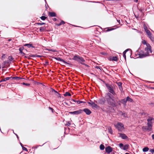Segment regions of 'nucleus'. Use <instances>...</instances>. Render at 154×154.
<instances>
[{
  "label": "nucleus",
  "instance_id": "obj_49",
  "mask_svg": "<svg viewBox=\"0 0 154 154\" xmlns=\"http://www.w3.org/2000/svg\"><path fill=\"white\" fill-rule=\"evenodd\" d=\"M150 152L152 153H154V149H151L150 150Z\"/></svg>",
  "mask_w": 154,
  "mask_h": 154
},
{
  "label": "nucleus",
  "instance_id": "obj_1",
  "mask_svg": "<svg viewBox=\"0 0 154 154\" xmlns=\"http://www.w3.org/2000/svg\"><path fill=\"white\" fill-rule=\"evenodd\" d=\"M147 126H143L142 129L144 131H151L152 129V123L154 119L152 118L149 117L147 119Z\"/></svg>",
  "mask_w": 154,
  "mask_h": 154
},
{
  "label": "nucleus",
  "instance_id": "obj_25",
  "mask_svg": "<svg viewBox=\"0 0 154 154\" xmlns=\"http://www.w3.org/2000/svg\"><path fill=\"white\" fill-rule=\"evenodd\" d=\"M64 96H71V94L69 92H66L64 94Z\"/></svg>",
  "mask_w": 154,
  "mask_h": 154
},
{
  "label": "nucleus",
  "instance_id": "obj_15",
  "mask_svg": "<svg viewBox=\"0 0 154 154\" xmlns=\"http://www.w3.org/2000/svg\"><path fill=\"white\" fill-rule=\"evenodd\" d=\"M106 95L108 97L109 99L112 100V101H114L113 99V95L111 94V93H109V92H108L106 94Z\"/></svg>",
  "mask_w": 154,
  "mask_h": 154
},
{
  "label": "nucleus",
  "instance_id": "obj_39",
  "mask_svg": "<svg viewBox=\"0 0 154 154\" xmlns=\"http://www.w3.org/2000/svg\"><path fill=\"white\" fill-rule=\"evenodd\" d=\"M23 84L24 85H25L26 86H29L30 84L29 83H26L24 82L23 83Z\"/></svg>",
  "mask_w": 154,
  "mask_h": 154
},
{
  "label": "nucleus",
  "instance_id": "obj_28",
  "mask_svg": "<svg viewBox=\"0 0 154 154\" xmlns=\"http://www.w3.org/2000/svg\"><path fill=\"white\" fill-rule=\"evenodd\" d=\"M11 78H12V77H8L2 79V81L3 82L7 80H9Z\"/></svg>",
  "mask_w": 154,
  "mask_h": 154
},
{
  "label": "nucleus",
  "instance_id": "obj_48",
  "mask_svg": "<svg viewBox=\"0 0 154 154\" xmlns=\"http://www.w3.org/2000/svg\"><path fill=\"white\" fill-rule=\"evenodd\" d=\"M22 149H23V150H25V151H27V149L25 147H22Z\"/></svg>",
  "mask_w": 154,
  "mask_h": 154
},
{
  "label": "nucleus",
  "instance_id": "obj_13",
  "mask_svg": "<svg viewBox=\"0 0 154 154\" xmlns=\"http://www.w3.org/2000/svg\"><path fill=\"white\" fill-rule=\"evenodd\" d=\"M105 150L107 152L109 153L112 151V149L110 146H108L106 148Z\"/></svg>",
  "mask_w": 154,
  "mask_h": 154
},
{
  "label": "nucleus",
  "instance_id": "obj_6",
  "mask_svg": "<svg viewBox=\"0 0 154 154\" xmlns=\"http://www.w3.org/2000/svg\"><path fill=\"white\" fill-rule=\"evenodd\" d=\"M145 51L146 52V54L147 55H149V53H151L152 51L151 49V47L149 44H146V47L145 48Z\"/></svg>",
  "mask_w": 154,
  "mask_h": 154
},
{
  "label": "nucleus",
  "instance_id": "obj_60",
  "mask_svg": "<svg viewBox=\"0 0 154 154\" xmlns=\"http://www.w3.org/2000/svg\"><path fill=\"white\" fill-rule=\"evenodd\" d=\"M129 53L131 54V50H129Z\"/></svg>",
  "mask_w": 154,
  "mask_h": 154
},
{
  "label": "nucleus",
  "instance_id": "obj_37",
  "mask_svg": "<svg viewBox=\"0 0 154 154\" xmlns=\"http://www.w3.org/2000/svg\"><path fill=\"white\" fill-rule=\"evenodd\" d=\"M142 43L144 45H146L147 44H149L148 43H147L146 42L145 40H144L142 42Z\"/></svg>",
  "mask_w": 154,
  "mask_h": 154
},
{
  "label": "nucleus",
  "instance_id": "obj_45",
  "mask_svg": "<svg viewBox=\"0 0 154 154\" xmlns=\"http://www.w3.org/2000/svg\"><path fill=\"white\" fill-rule=\"evenodd\" d=\"M8 63V61L6 60L4 61V63L5 65H6Z\"/></svg>",
  "mask_w": 154,
  "mask_h": 154
},
{
  "label": "nucleus",
  "instance_id": "obj_29",
  "mask_svg": "<svg viewBox=\"0 0 154 154\" xmlns=\"http://www.w3.org/2000/svg\"><path fill=\"white\" fill-rule=\"evenodd\" d=\"M76 103L78 104H80L81 103H85L86 102H85L82 101H80L79 100H77Z\"/></svg>",
  "mask_w": 154,
  "mask_h": 154
},
{
  "label": "nucleus",
  "instance_id": "obj_5",
  "mask_svg": "<svg viewBox=\"0 0 154 154\" xmlns=\"http://www.w3.org/2000/svg\"><path fill=\"white\" fill-rule=\"evenodd\" d=\"M88 103L90 106H92L93 109L97 108L99 107L96 103V101L90 100V102H88Z\"/></svg>",
  "mask_w": 154,
  "mask_h": 154
},
{
  "label": "nucleus",
  "instance_id": "obj_17",
  "mask_svg": "<svg viewBox=\"0 0 154 154\" xmlns=\"http://www.w3.org/2000/svg\"><path fill=\"white\" fill-rule=\"evenodd\" d=\"M49 15L51 17H55L56 16V13L54 12H49Z\"/></svg>",
  "mask_w": 154,
  "mask_h": 154
},
{
  "label": "nucleus",
  "instance_id": "obj_64",
  "mask_svg": "<svg viewBox=\"0 0 154 154\" xmlns=\"http://www.w3.org/2000/svg\"><path fill=\"white\" fill-rule=\"evenodd\" d=\"M2 82H3V81H2V79L0 81V83Z\"/></svg>",
  "mask_w": 154,
  "mask_h": 154
},
{
  "label": "nucleus",
  "instance_id": "obj_14",
  "mask_svg": "<svg viewBox=\"0 0 154 154\" xmlns=\"http://www.w3.org/2000/svg\"><path fill=\"white\" fill-rule=\"evenodd\" d=\"M116 84L119 86V89L121 91V92L123 90V88L122 86V83L120 82H116Z\"/></svg>",
  "mask_w": 154,
  "mask_h": 154
},
{
  "label": "nucleus",
  "instance_id": "obj_3",
  "mask_svg": "<svg viewBox=\"0 0 154 154\" xmlns=\"http://www.w3.org/2000/svg\"><path fill=\"white\" fill-rule=\"evenodd\" d=\"M72 59L80 62L82 64L85 65L84 62L85 60L82 57H79L78 55H75L73 57Z\"/></svg>",
  "mask_w": 154,
  "mask_h": 154
},
{
  "label": "nucleus",
  "instance_id": "obj_55",
  "mask_svg": "<svg viewBox=\"0 0 154 154\" xmlns=\"http://www.w3.org/2000/svg\"><path fill=\"white\" fill-rule=\"evenodd\" d=\"M36 57H42V56L36 55Z\"/></svg>",
  "mask_w": 154,
  "mask_h": 154
},
{
  "label": "nucleus",
  "instance_id": "obj_21",
  "mask_svg": "<svg viewBox=\"0 0 154 154\" xmlns=\"http://www.w3.org/2000/svg\"><path fill=\"white\" fill-rule=\"evenodd\" d=\"M12 79L17 81H19L20 79H22L21 78L17 76L13 77H12Z\"/></svg>",
  "mask_w": 154,
  "mask_h": 154
},
{
  "label": "nucleus",
  "instance_id": "obj_50",
  "mask_svg": "<svg viewBox=\"0 0 154 154\" xmlns=\"http://www.w3.org/2000/svg\"><path fill=\"white\" fill-rule=\"evenodd\" d=\"M5 54H3L2 56V59L3 60L4 58H5Z\"/></svg>",
  "mask_w": 154,
  "mask_h": 154
},
{
  "label": "nucleus",
  "instance_id": "obj_11",
  "mask_svg": "<svg viewBox=\"0 0 154 154\" xmlns=\"http://www.w3.org/2000/svg\"><path fill=\"white\" fill-rule=\"evenodd\" d=\"M119 136L121 137L122 139H126L128 138L127 136L125 134L119 133Z\"/></svg>",
  "mask_w": 154,
  "mask_h": 154
},
{
  "label": "nucleus",
  "instance_id": "obj_61",
  "mask_svg": "<svg viewBox=\"0 0 154 154\" xmlns=\"http://www.w3.org/2000/svg\"><path fill=\"white\" fill-rule=\"evenodd\" d=\"M20 51V54L21 53H22V52H23L22 51Z\"/></svg>",
  "mask_w": 154,
  "mask_h": 154
},
{
  "label": "nucleus",
  "instance_id": "obj_51",
  "mask_svg": "<svg viewBox=\"0 0 154 154\" xmlns=\"http://www.w3.org/2000/svg\"><path fill=\"white\" fill-rule=\"evenodd\" d=\"M52 91H54L55 93H56V94H57V93H58V92L57 91H56L54 89H52Z\"/></svg>",
  "mask_w": 154,
  "mask_h": 154
},
{
  "label": "nucleus",
  "instance_id": "obj_4",
  "mask_svg": "<svg viewBox=\"0 0 154 154\" xmlns=\"http://www.w3.org/2000/svg\"><path fill=\"white\" fill-rule=\"evenodd\" d=\"M105 85L109 91L110 93L112 94L113 95H115L116 94V93L115 91H114L113 89L112 86L106 83Z\"/></svg>",
  "mask_w": 154,
  "mask_h": 154
},
{
  "label": "nucleus",
  "instance_id": "obj_20",
  "mask_svg": "<svg viewBox=\"0 0 154 154\" xmlns=\"http://www.w3.org/2000/svg\"><path fill=\"white\" fill-rule=\"evenodd\" d=\"M126 99L125 98L122 99L121 101L120 102L122 104H123L125 105H126V103L127 102V101L126 100Z\"/></svg>",
  "mask_w": 154,
  "mask_h": 154
},
{
  "label": "nucleus",
  "instance_id": "obj_62",
  "mask_svg": "<svg viewBox=\"0 0 154 154\" xmlns=\"http://www.w3.org/2000/svg\"><path fill=\"white\" fill-rule=\"evenodd\" d=\"M54 20H57V19L56 18H54Z\"/></svg>",
  "mask_w": 154,
  "mask_h": 154
},
{
  "label": "nucleus",
  "instance_id": "obj_35",
  "mask_svg": "<svg viewBox=\"0 0 154 154\" xmlns=\"http://www.w3.org/2000/svg\"><path fill=\"white\" fill-rule=\"evenodd\" d=\"M40 18L42 20H45L47 18V17L44 16H42L40 17Z\"/></svg>",
  "mask_w": 154,
  "mask_h": 154
},
{
  "label": "nucleus",
  "instance_id": "obj_57",
  "mask_svg": "<svg viewBox=\"0 0 154 154\" xmlns=\"http://www.w3.org/2000/svg\"><path fill=\"white\" fill-rule=\"evenodd\" d=\"M109 130L110 131V132L111 133V131H112V129H111V128H110V129H109Z\"/></svg>",
  "mask_w": 154,
  "mask_h": 154
},
{
  "label": "nucleus",
  "instance_id": "obj_46",
  "mask_svg": "<svg viewBox=\"0 0 154 154\" xmlns=\"http://www.w3.org/2000/svg\"><path fill=\"white\" fill-rule=\"evenodd\" d=\"M56 95L59 97H61L60 94L58 93L56 94Z\"/></svg>",
  "mask_w": 154,
  "mask_h": 154
},
{
  "label": "nucleus",
  "instance_id": "obj_43",
  "mask_svg": "<svg viewBox=\"0 0 154 154\" xmlns=\"http://www.w3.org/2000/svg\"><path fill=\"white\" fill-rule=\"evenodd\" d=\"M8 59L11 61H12L13 59V58L11 56L9 57H8Z\"/></svg>",
  "mask_w": 154,
  "mask_h": 154
},
{
  "label": "nucleus",
  "instance_id": "obj_41",
  "mask_svg": "<svg viewBox=\"0 0 154 154\" xmlns=\"http://www.w3.org/2000/svg\"><path fill=\"white\" fill-rule=\"evenodd\" d=\"M149 38L152 41H154V37H152V36H151V37H149Z\"/></svg>",
  "mask_w": 154,
  "mask_h": 154
},
{
  "label": "nucleus",
  "instance_id": "obj_9",
  "mask_svg": "<svg viewBox=\"0 0 154 154\" xmlns=\"http://www.w3.org/2000/svg\"><path fill=\"white\" fill-rule=\"evenodd\" d=\"M105 99L104 98H102L96 101V103L97 104H103L105 102Z\"/></svg>",
  "mask_w": 154,
  "mask_h": 154
},
{
  "label": "nucleus",
  "instance_id": "obj_38",
  "mask_svg": "<svg viewBox=\"0 0 154 154\" xmlns=\"http://www.w3.org/2000/svg\"><path fill=\"white\" fill-rule=\"evenodd\" d=\"M37 24L38 25H43L45 24V23H37Z\"/></svg>",
  "mask_w": 154,
  "mask_h": 154
},
{
  "label": "nucleus",
  "instance_id": "obj_56",
  "mask_svg": "<svg viewBox=\"0 0 154 154\" xmlns=\"http://www.w3.org/2000/svg\"><path fill=\"white\" fill-rule=\"evenodd\" d=\"M71 101H73V102H76V101H77V100H74L73 99H72Z\"/></svg>",
  "mask_w": 154,
  "mask_h": 154
},
{
  "label": "nucleus",
  "instance_id": "obj_27",
  "mask_svg": "<svg viewBox=\"0 0 154 154\" xmlns=\"http://www.w3.org/2000/svg\"><path fill=\"white\" fill-rule=\"evenodd\" d=\"M128 145H125L123 146V147L122 148V149L124 150H126L128 149Z\"/></svg>",
  "mask_w": 154,
  "mask_h": 154
},
{
  "label": "nucleus",
  "instance_id": "obj_59",
  "mask_svg": "<svg viewBox=\"0 0 154 154\" xmlns=\"http://www.w3.org/2000/svg\"><path fill=\"white\" fill-rule=\"evenodd\" d=\"M117 21L119 23H120V20H117Z\"/></svg>",
  "mask_w": 154,
  "mask_h": 154
},
{
  "label": "nucleus",
  "instance_id": "obj_58",
  "mask_svg": "<svg viewBox=\"0 0 154 154\" xmlns=\"http://www.w3.org/2000/svg\"><path fill=\"white\" fill-rule=\"evenodd\" d=\"M152 137L153 139H154V134H153L152 135Z\"/></svg>",
  "mask_w": 154,
  "mask_h": 154
},
{
  "label": "nucleus",
  "instance_id": "obj_26",
  "mask_svg": "<svg viewBox=\"0 0 154 154\" xmlns=\"http://www.w3.org/2000/svg\"><path fill=\"white\" fill-rule=\"evenodd\" d=\"M149 148L148 147H145L143 149V151L144 152H146L148 151Z\"/></svg>",
  "mask_w": 154,
  "mask_h": 154
},
{
  "label": "nucleus",
  "instance_id": "obj_36",
  "mask_svg": "<svg viewBox=\"0 0 154 154\" xmlns=\"http://www.w3.org/2000/svg\"><path fill=\"white\" fill-rule=\"evenodd\" d=\"M39 29L40 31H42L45 30V28L44 27H41Z\"/></svg>",
  "mask_w": 154,
  "mask_h": 154
},
{
  "label": "nucleus",
  "instance_id": "obj_33",
  "mask_svg": "<svg viewBox=\"0 0 154 154\" xmlns=\"http://www.w3.org/2000/svg\"><path fill=\"white\" fill-rule=\"evenodd\" d=\"M65 23V22L62 20L59 24H58V26H60L62 24H63Z\"/></svg>",
  "mask_w": 154,
  "mask_h": 154
},
{
  "label": "nucleus",
  "instance_id": "obj_44",
  "mask_svg": "<svg viewBox=\"0 0 154 154\" xmlns=\"http://www.w3.org/2000/svg\"><path fill=\"white\" fill-rule=\"evenodd\" d=\"M113 29V28H111V29H107L106 30V32H108V31H110L111 30H112Z\"/></svg>",
  "mask_w": 154,
  "mask_h": 154
},
{
  "label": "nucleus",
  "instance_id": "obj_52",
  "mask_svg": "<svg viewBox=\"0 0 154 154\" xmlns=\"http://www.w3.org/2000/svg\"><path fill=\"white\" fill-rule=\"evenodd\" d=\"M48 61H45V65H48Z\"/></svg>",
  "mask_w": 154,
  "mask_h": 154
},
{
  "label": "nucleus",
  "instance_id": "obj_10",
  "mask_svg": "<svg viewBox=\"0 0 154 154\" xmlns=\"http://www.w3.org/2000/svg\"><path fill=\"white\" fill-rule=\"evenodd\" d=\"M109 60L110 61H117L118 60V58L116 56L110 57L109 58Z\"/></svg>",
  "mask_w": 154,
  "mask_h": 154
},
{
  "label": "nucleus",
  "instance_id": "obj_42",
  "mask_svg": "<svg viewBox=\"0 0 154 154\" xmlns=\"http://www.w3.org/2000/svg\"><path fill=\"white\" fill-rule=\"evenodd\" d=\"M24 49V48L23 47H22L20 48H19V51H23V50Z\"/></svg>",
  "mask_w": 154,
  "mask_h": 154
},
{
  "label": "nucleus",
  "instance_id": "obj_2",
  "mask_svg": "<svg viewBox=\"0 0 154 154\" xmlns=\"http://www.w3.org/2000/svg\"><path fill=\"white\" fill-rule=\"evenodd\" d=\"M115 127L120 131H122L125 129L124 125L120 122H118L116 124L114 125Z\"/></svg>",
  "mask_w": 154,
  "mask_h": 154
},
{
  "label": "nucleus",
  "instance_id": "obj_31",
  "mask_svg": "<svg viewBox=\"0 0 154 154\" xmlns=\"http://www.w3.org/2000/svg\"><path fill=\"white\" fill-rule=\"evenodd\" d=\"M47 50L49 51H52L53 52H57V51L55 49H48Z\"/></svg>",
  "mask_w": 154,
  "mask_h": 154
},
{
  "label": "nucleus",
  "instance_id": "obj_16",
  "mask_svg": "<svg viewBox=\"0 0 154 154\" xmlns=\"http://www.w3.org/2000/svg\"><path fill=\"white\" fill-rule=\"evenodd\" d=\"M144 28L145 29V32L146 33L147 35H148L149 37H151V34L150 31L149 30L147 29L146 27L145 28L144 27Z\"/></svg>",
  "mask_w": 154,
  "mask_h": 154
},
{
  "label": "nucleus",
  "instance_id": "obj_7",
  "mask_svg": "<svg viewBox=\"0 0 154 154\" xmlns=\"http://www.w3.org/2000/svg\"><path fill=\"white\" fill-rule=\"evenodd\" d=\"M143 52L142 51L139 52L138 50H137L135 54L137 55H138L139 57L140 58H142L144 57H145L147 56V54L146 53L143 54Z\"/></svg>",
  "mask_w": 154,
  "mask_h": 154
},
{
  "label": "nucleus",
  "instance_id": "obj_40",
  "mask_svg": "<svg viewBox=\"0 0 154 154\" xmlns=\"http://www.w3.org/2000/svg\"><path fill=\"white\" fill-rule=\"evenodd\" d=\"M123 145L122 143H120L119 144V147L122 149V148L123 147Z\"/></svg>",
  "mask_w": 154,
  "mask_h": 154
},
{
  "label": "nucleus",
  "instance_id": "obj_54",
  "mask_svg": "<svg viewBox=\"0 0 154 154\" xmlns=\"http://www.w3.org/2000/svg\"><path fill=\"white\" fill-rule=\"evenodd\" d=\"M20 54L22 56H23L25 55V54L24 53H23V52H22V53Z\"/></svg>",
  "mask_w": 154,
  "mask_h": 154
},
{
  "label": "nucleus",
  "instance_id": "obj_24",
  "mask_svg": "<svg viewBox=\"0 0 154 154\" xmlns=\"http://www.w3.org/2000/svg\"><path fill=\"white\" fill-rule=\"evenodd\" d=\"M106 100H107V102L110 105H112V103L110 102V100H111V99H109V98H106Z\"/></svg>",
  "mask_w": 154,
  "mask_h": 154
},
{
  "label": "nucleus",
  "instance_id": "obj_47",
  "mask_svg": "<svg viewBox=\"0 0 154 154\" xmlns=\"http://www.w3.org/2000/svg\"><path fill=\"white\" fill-rule=\"evenodd\" d=\"M30 57H36V55H32V54H30Z\"/></svg>",
  "mask_w": 154,
  "mask_h": 154
},
{
  "label": "nucleus",
  "instance_id": "obj_22",
  "mask_svg": "<svg viewBox=\"0 0 154 154\" xmlns=\"http://www.w3.org/2000/svg\"><path fill=\"white\" fill-rule=\"evenodd\" d=\"M126 100L127 101H129L130 102H132L133 101V100L132 99L130 98L128 96L126 98Z\"/></svg>",
  "mask_w": 154,
  "mask_h": 154
},
{
  "label": "nucleus",
  "instance_id": "obj_12",
  "mask_svg": "<svg viewBox=\"0 0 154 154\" xmlns=\"http://www.w3.org/2000/svg\"><path fill=\"white\" fill-rule=\"evenodd\" d=\"M82 110L83 112L84 111L87 115H90L91 112V110L87 108H85Z\"/></svg>",
  "mask_w": 154,
  "mask_h": 154
},
{
  "label": "nucleus",
  "instance_id": "obj_8",
  "mask_svg": "<svg viewBox=\"0 0 154 154\" xmlns=\"http://www.w3.org/2000/svg\"><path fill=\"white\" fill-rule=\"evenodd\" d=\"M82 112H83V110L81 109H80L78 110L70 112L69 113L71 114L78 115L80 114Z\"/></svg>",
  "mask_w": 154,
  "mask_h": 154
},
{
  "label": "nucleus",
  "instance_id": "obj_32",
  "mask_svg": "<svg viewBox=\"0 0 154 154\" xmlns=\"http://www.w3.org/2000/svg\"><path fill=\"white\" fill-rule=\"evenodd\" d=\"M100 149L103 150L104 149V146L103 145L101 144L100 146Z\"/></svg>",
  "mask_w": 154,
  "mask_h": 154
},
{
  "label": "nucleus",
  "instance_id": "obj_30",
  "mask_svg": "<svg viewBox=\"0 0 154 154\" xmlns=\"http://www.w3.org/2000/svg\"><path fill=\"white\" fill-rule=\"evenodd\" d=\"M49 110L50 111H51L52 112L54 113V112H55L54 110L52 108L49 107H48Z\"/></svg>",
  "mask_w": 154,
  "mask_h": 154
},
{
  "label": "nucleus",
  "instance_id": "obj_34",
  "mask_svg": "<svg viewBox=\"0 0 154 154\" xmlns=\"http://www.w3.org/2000/svg\"><path fill=\"white\" fill-rule=\"evenodd\" d=\"M140 114L141 116L146 115V113L145 112L143 111L141 112Z\"/></svg>",
  "mask_w": 154,
  "mask_h": 154
},
{
  "label": "nucleus",
  "instance_id": "obj_63",
  "mask_svg": "<svg viewBox=\"0 0 154 154\" xmlns=\"http://www.w3.org/2000/svg\"><path fill=\"white\" fill-rule=\"evenodd\" d=\"M1 86H2V87H4V85H0V87H1Z\"/></svg>",
  "mask_w": 154,
  "mask_h": 154
},
{
  "label": "nucleus",
  "instance_id": "obj_53",
  "mask_svg": "<svg viewBox=\"0 0 154 154\" xmlns=\"http://www.w3.org/2000/svg\"><path fill=\"white\" fill-rule=\"evenodd\" d=\"M95 68L97 69H101L100 68V67L99 66H97Z\"/></svg>",
  "mask_w": 154,
  "mask_h": 154
},
{
  "label": "nucleus",
  "instance_id": "obj_18",
  "mask_svg": "<svg viewBox=\"0 0 154 154\" xmlns=\"http://www.w3.org/2000/svg\"><path fill=\"white\" fill-rule=\"evenodd\" d=\"M56 60L59 61H60L63 62L64 63H66V62L60 58V57H56L55 58Z\"/></svg>",
  "mask_w": 154,
  "mask_h": 154
},
{
  "label": "nucleus",
  "instance_id": "obj_19",
  "mask_svg": "<svg viewBox=\"0 0 154 154\" xmlns=\"http://www.w3.org/2000/svg\"><path fill=\"white\" fill-rule=\"evenodd\" d=\"M24 46H27L28 48H34V47L33 46L32 44H26L24 45Z\"/></svg>",
  "mask_w": 154,
  "mask_h": 154
},
{
  "label": "nucleus",
  "instance_id": "obj_23",
  "mask_svg": "<svg viewBox=\"0 0 154 154\" xmlns=\"http://www.w3.org/2000/svg\"><path fill=\"white\" fill-rule=\"evenodd\" d=\"M128 51H129V50L128 49H126V50H125V51H124L123 53V56L125 59H126V58L125 54H126V52Z\"/></svg>",
  "mask_w": 154,
  "mask_h": 154
}]
</instances>
